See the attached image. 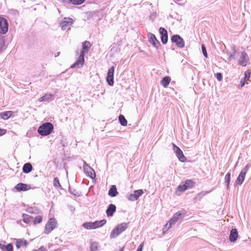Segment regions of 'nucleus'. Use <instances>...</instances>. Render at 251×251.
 Segmentation results:
<instances>
[{"mask_svg": "<svg viewBox=\"0 0 251 251\" xmlns=\"http://www.w3.org/2000/svg\"><path fill=\"white\" fill-rule=\"evenodd\" d=\"M53 130V125L50 123L47 122L38 127V133L41 136H45L50 134Z\"/></svg>", "mask_w": 251, "mask_h": 251, "instance_id": "f257e3e1", "label": "nucleus"}, {"mask_svg": "<svg viewBox=\"0 0 251 251\" xmlns=\"http://www.w3.org/2000/svg\"><path fill=\"white\" fill-rule=\"evenodd\" d=\"M129 223H122L118 224L111 231L110 237L114 238L118 236L122 232L125 231L128 227Z\"/></svg>", "mask_w": 251, "mask_h": 251, "instance_id": "f03ea898", "label": "nucleus"}, {"mask_svg": "<svg viewBox=\"0 0 251 251\" xmlns=\"http://www.w3.org/2000/svg\"><path fill=\"white\" fill-rule=\"evenodd\" d=\"M56 221L54 218L50 219L46 225L44 232L49 234L56 227Z\"/></svg>", "mask_w": 251, "mask_h": 251, "instance_id": "7ed1b4c3", "label": "nucleus"}, {"mask_svg": "<svg viewBox=\"0 0 251 251\" xmlns=\"http://www.w3.org/2000/svg\"><path fill=\"white\" fill-rule=\"evenodd\" d=\"M171 40L172 42L175 43L178 48H183L184 47V41L180 35L178 34L174 35L171 37Z\"/></svg>", "mask_w": 251, "mask_h": 251, "instance_id": "20e7f679", "label": "nucleus"}, {"mask_svg": "<svg viewBox=\"0 0 251 251\" xmlns=\"http://www.w3.org/2000/svg\"><path fill=\"white\" fill-rule=\"evenodd\" d=\"M173 151L176 153V155L178 160L182 162H185L187 159L186 157L184 155L181 149L175 144H173Z\"/></svg>", "mask_w": 251, "mask_h": 251, "instance_id": "39448f33", "label": "nucleus"}, {"mask_svg": "<svg viewBox=\"0 0 251 251\" xmlns=\"http://www.w3.org/2000/svg\"><path fill=\"white\" fill-rule=\"evenodd\" d=\"M8 30V23L5 18L0 17V33L4 34Z\"/></svg>", "mask_w": 251, "mask_h": 251, "instance_id": "423d86ee", "label": "nucleus"}, {"mask_svg": "<svg viewBox=\"0 0 251 251\" xmlns=\"http://www.w3.org/2000/svg\"><path fill=\"white\" fill-rule=\"evenodd\" d=\"M148 37L149 38V42L155 48L158 49L160 46L161 44L159 41L157 40L155 36L151 33H149L148 34Z\"/></svg>", "mask_w": 251, "mask_h": 251, "instance_id": "0eeeda50", "label": "nucleus"}, {"mask_svg": "<svg viewBox=\"0 0 251 251\" xmlns=\"http://www.w3.org/2000/svg\"><path fill=\"white\" fill-rule=\"evenodd\" d=\"M114 67L112 66L110 68L107 72V75L106 77V81L109 85L112 86L114 84Z\"/></svg>", "mask_w": 251, "mask_h": 251, "instance_id": "6e6552de", "label": "nucleus"}, {"mask_svg": "<svg viewBox=\"0 0 251 251\" xmlns=\"http://www.w3.org/2000/svg\"><path fill=\"white\" fill-rule=\"evenodd\" d=\"M249 60L250 58L248 54L245 51H242L239 60L238 64L243 67H245L247 65Z\"/></svg>", "mask_w": 251, "mask_h": 251, "instance_id": "1a4fd4ad", "label": "nucleus"}, {"mask_svg": "<svg viewBox=\"0 0 251 251\" xmlns=\"http://www.w3.org/2000/svg\"><path fill=\"white\" fill-rule=\"evenodd\" d=\"M159 32L161 35L160 38L161 41L163 44H166L168 42V35L167 30L162 27H161L159 29Z\"/></svg>", "mask_w": 251, "mask_h": 251, "instance_id": "9d476101", "label": "nucleus"}, {"mask_svg": "<svg viewBox=\"0 0 251 251\" xmlns=\"http://www.w3.org/2000/svg\"><path fill=\"white\" fill-rule=\"evenodd\" d=\"M84 63V56L83 55V53H80L77 60L75 62V63L74 64H73L71 66V68H75L77 67L78 68H80L83 66Z\"/></svg>", "mask_w": 251, "mask_h": 251, "instance_id": "9b49d317", "label": "nucleus"}, {"mask_svg": "<svg viewBox=\"0 0 251 251\" xmlns=\"http://www.w3.org/2000/svg\"><path fill=\"white\" fill-rule=\"evenodd\" d=\"M143 194V191L142 189L135 190L133 194H131L129 195L128 197V200L130 201H136Z\"/></svg>", "mask_w": 251, "mask_h": 251, "instance_id": "f8f14e48", "label": "nucleus"}, {"mask_svg": "<svg viewBox=\"0 0 251 251\" xmlns=\"http://www.w3.org/2000/svg\"><path fill=\"white\" fill-rule=\"evenodd\" d=\"M30 188V185L23 183H19L14 187V189L17 192L25 191L29 190Z\"/></svg>", "mask_w": 251, "mask_h": 251, "instance_id": "ddd939ff", "label": "nucleus"}, {"mask_svg": "<svg viewBox=\"0 0 251 251\" xmlns=\"http://www.w3.org/2000/svg\"><path fill=\"white\" fill-rule=\"evenodd\" d=\"M73 20L71 18H65L64 21L60 23L62 30H64L69 28V26L73 24Z\"/></svg>", "mask_w": 251, "mask_h": 251, "instance_id": "4468645a", "label": "nucleus"}, {"mask_svg": "<svg viewBox=\"0 0 251 251\" xmlns=\"http://www.w3.org/2000/svg\"><path fill=\"white\" fill-rule=\"evenodd\" d=\"M238 237V233L236 228H232L230 231L229 241L231 242H234Z\"/></svg>", "mask_w": 251, "mask_h": 251, "instance_id": "2eb2a0df", "label": "nucleus"}, {"mask_svg": "<svg viewBox=\"0 0 251 251\" xmlns=\"http://www.w3.org/2000/svg\"><path fill=\"white\" fill-rule=\"evenodd\" d=\"M116 207L113 204H110L108 206L106 210V213L108 217H111L113 215L114 212L116 211Z\"/></svg>", "mask_w": 251, "mask_h": 251, "instance_id": "dca6fc26", "label": "nucleus"}, {"mask_svg": "<svg viewBox=\"0 0 251 251\" xmlns=\"http://www.w3.org/2000/svg\"><path fill=\"white\" fill-rule=\"evenodd\" d=\"M246 175V171L245 170V171L241 170L235 183L238 184L239 185L242 184L245 179Z\"/></svg>", "mask_w": 251, "mask_h": 251, "instance_id": "f3484780", "label": "nucleus"}, {"mask_svg": "<svg viewBox=\"0 0 251 251\" xmlns=\"http://www.w3.org/2000/svg\"><path fill=\"white\" fill-rule=\"evenodd\" d=\"M91 44L90 42L86 41H85L82 45V49L80 52V53H83V55L84 56V54L87 53L89 49L91 47Z\"/></svg>", "mask_w": 251, "mask_h": 251, "instance_id": "a211bd4d", "label": "nucleus"}, {"mask_svg": "<svg viewBox=\"0 0 251 251\" xmlns=\"http://www.w3.org/2000/svg\"><path fill=\"white\" fill-rule=\"evenodd\" d=\"M23 172L25 174H28L33 169L31 164L29 162L25 163L23 167Z\"/></svg>", "mask_w": 251, "mask_h": 251, "instance_id": "6ab92c4d", "label": "nucleus"}, {"mask_svg": "<svg viewBox=\"0 0 251 251\" xmlns=\"http://www.w3.org/2000/svg\"><path fill=\"white\" fill-rule=\"evenodd\" d=\"M28 243L26 240L24 239H18L16 242V246L17 249H20L22 246L26 247Z\"/></svg>", "mask_w": 251, "mask_h": 251, "instance_id": "aec40b11", "label": "nucleus"}, {"mask_svg": "<svg viewBox=\"0 0 251 251\" xmlns=\"http://www.w3.org/2000/svg\"><path fill=\"white\" fill-rule=\"evenodd\" d=\"M84 172L86 175L91 178H93L96 177V174L94 169L90 167H89L88 169L84 170Z\"/></svg>", "mask_w": 251, "mask_h": 251, "instance_id": "412c9836", "label": "nucleus"}, {"mask_svg": "<svg viewBox=\"0 0 251 251\" xmlns=\"http://www.w3.org/2000/svg\"><path fill=\"white\" fill-rule=\"evenodd\" d=\"M13 112L11 111H7L0 113V117L3 120L8 119L12 115Z\"/></svg>", "mask_w": 251, "mask_h": 251, "instance_id": "4be33fe9", "label": "nucleus"}, {"mask_svg": "<svg viewBox=\"0 0 251 251\" xmlns=\"http://www.w3.org/2000/svg\"><path fill=\"white\" fill-rule=\"evenodd\" d=\"M182 214L180 211L176 212L174 216L171 218V219L169 221L170 223L173 225L175 224L178 220L181 217Z\"/></svg>", "mask_w": 251, "mask_h": 251, "instance_id": "5701e85b", "label": "nucleus"}, {"mask_svg": "<svg viewBox=\"0 0 251 251\" xmlns=\"http://www.w3.org/2000/svg\"><path fill=\"white\" fill-rule=\"evenodd\" d=\"M22 217L23 218V221L24 223L30 224L33 223V218L27 214H23L22 215Z\"/></svg>", "mask_w": 251, "mask_h": 251, "instance_id": "b1692460", "label": "nucleus"}, {"mask_svg": "<svg viewBox=\"0 0 251 251\" xmlns=\"http://www.w3.org/2000/svg\"><path fill=\"white\" fill-rule=\"evenodd\" d=\"M118 194L115 185H112L108 191V195L112 197H116Z\"/></svg>", "mask_w": 251, "mask_h": 251, "instance_id": "393cba45", "label": "nucleus"}, {"mask_svg": "<svg viewBox=\"0 0 251 251\" xmlns=\"http://www.w3.org/2000/svg\"><path fill=\"white\" fill-rule=\"evenodd\" d=\"M237 53V51L234 46L232 47L231 52H227L228 55V59L229 61H231L232 59L235 58V54Z\"/></svg>", "mask_w": 251, "mask_h": 251, "instance_id": "a878e982", "label": "nucleus"}, {"mask_svg": "<svg viewBox=\"0 0 251 251\" xmlns=\"http://www.w3.org/2000/svg\"><path fill=\"white\" fill-rule=\"evenodd\" d=\"M171 77L170 76L164 77L161 81V84L165 88H166L171 81Z\"/></svg>", "mask_w": 251, "mask_h": 251, "instance_id": "bb28decb", "label": "nucleus"}, {"mask_svg": "<svg viewBox=\"0 0 251 251\" xmlns=\"http://www.w3.org/2000/svg\"><path fill=\"white\" fill-rule=\"evenodd\" d=\"M106 223V220H102L100 221H97L93 222L94 229L100 227L105 225Z\"/></svg>", "mask_w": 251, "mask_h": 251, "instance_id": "cd10ccee", "label": "nucleus"}, {"mask_svg": "<svg viewBox=\"0 0 251 251\" xmlns=\"http://www.w3.org/2000/svg\"><path fill=\"white\" fill-rule=\"evenodd\" d=\"M26 211L30 214H38L40 212V210L36 207H29L26 210Z\"/></svg>", "mask_w": 251, "mask_h": 251, "instance_id": "c85d7f7f", "label": "nucleus"}, {"mask_svg": "<svg viewBox=\"0 0 251 251\" xmlns=\"http://www.w3.org/2000/svg\"><path fill=\"white\" fill-rule=\"evenodd\" d=\"M0 248L3 251H13V246L10 243L7 244L6 246L2 245L0 244Z\"/></svg>", "mask_w": 251, "mask_h": 251, "instance_id": "c756f323", "label": "nucleus"}, {"mask_svg": "<svg viewBox=\"0 0 251 251\" xmlns=\"http://www.w3.org/2000/svg\"><path fill=\"white\" fill-rule=\"evenodd\" d=\"M244 75L245 76L244 79L241 80V84L242 87H243L247 82V81L249 79L250 77V73L248 71H246L245 72Z\"/></svg>", "mask_w": 251, "mask_h": 251, "instance_id": "7c9ffc66", "label": "nucleus"}, {"mask_svg": "<svg viewBox=\"0 0 251 251\" xmlns=\"http://www.w3.org/2000/svg\"><path fill=\"white\" fill-rule=\"evenodd\" d=\"M119 121L122 126H126L127 125V120L125 118V116L123 115H120L119 116Z\"/></svg>", "mask_w": 251, "mask_h": 251, "instance_id": "2f4dec72", "label": "nucleus"}, {"mask_svg": "<svg viewBox=\"0 0 251 251\" xmlns=\"http://www.w3.org/2000/svg\"><path fill=\"white\" fill-rule=\"evenodd\" d=\"M186 186H187V189H188L189 188H191L194 186L195 183L192 180H186L185 181L183 182Z\"/></svg>", "mask_w": 251, "mask_h": 251, "instance_id": "473e14b6", "label": "nucleus"}, {"mask_svg": "<svg viewBox=\"0 0 251 251\" xmlns=\"http://www.w3.org/2000/svg\"><path fill=\"white\" fill-rule=\"evenodd\" d=\"M187 186H185L184 183L182 182L177 187V191L183 192L187 190Z\"/></svg>", "mask_w": 251, "mask_h": 251, "instance_id": "72a5a7b5", "label": "nucleus"}, {"mask_svg": "<svg viewBox=\"0 0 251 251\" xmlns=\"http://www.w3.org/2000/svg\"><path fill=\"white\" fill-rule=\"evenodd\" d=\"M82 226L87 229H94V224L92 222H85L83 224Z\"/></svg>", "mask_w": 251, "mask_h": 251, "instance_id": "f704fd0d", "label": "nucleus"}, {"mask_svg": "<svg viewBox=\"0 0 251 251\" xmlns=\"http://www.w3.org/2000/svg\"><path fill=\"white\" fill-rule=\"evenodd\" d=\"M99 247V243L97 242H93L91 243L90 250L97 251Z\"/></svg>", "mask_w": 251, "mask_h": 251, "instance_id": "c9c22d12", "label": "nucleus"}, {"mask_svg": "<svg viewBox=\"0 0 251 251\" xmlns=\"http://www.w3.org/2000/svg\"><path fill=\"white\" fill-rule=\"evenodd\" d=\"M45 101H49L54 99V95L51 94H46L44 96Z\"/></svg>", "mask_w": 251, "mask_h": 251, "instance_id": "e433bc0d", "label": "nucleus"}, {"mask_svg": "<svg viewBox=\"0 0 251 251\" xmlns=\"http://www.w3.org/2000/svg\"><path fill=\"white\" fill-rule=\"evenodd\" d=\"M230 181V174L229 173H227L225 177V183L228 188L229 187V183Z\"/></svg>", "mask_w": 251, "mask_h": 251, "instance_id": "4c0bfd02", "label": "nucleus"}, {"mask_svg": "<svg viewBox=\"0 0 251 251\" xmlns=\"http://www.w3.org/2000/svg\"><path fill=\"white\" fill-rule=\"evenodd\" d=\"M53 186L58 189V188H61V185L59 182V180L58 177H55L54 178L53 181Z\"/></svg>", "mask_w": 251, "mask_h": 251, "instance_id": "58836bf2", "label": "nucleus"}, {"mask_svg": "<svg viewBox=\"0 0 251 251\" xmlns=\"http://www.w3.org/2000/svg\"><path fill=\"white\" fill-rule=\"evenodd\" d=\"M172 225L173 224L170 223V222L167 223L163 228V234L166 233L168 231V230L172 227Z\"/></svg>", "mask_w": 251, "mask_h": 251, "instance_id": "ea45409f", "label": "nucleus"}, {"mask_svg": "<svg viewBox=\"0 0 251 251\" xmlns=\"http://www.w3.org/2000/svg\"><path fill=\"white\" fill-rule=\"evenodd\" d=\"M69 192L71 194L74 195L75 196L79 197L80 195V194L78 191L71 187H69Z\"/></svg>", "mask_w": 251, "mask_h": 251, "instance_id": "a19ab883", "label": "nucleus"}, {"mask_svg": "<svg viewBox=\"0 0 251 251\" xmlns=\"http://www.w3.org/2000/svg\"><path fill=\"white\" fill-rule=\"evenodd\" d=\"M42 221V217L41 216H36L33 221V225H36L37 224H40Z\"/></svg>", "mask_w": 251, "mask_h": 251, "instance_id": "79ce46f5", "label": "nucleus"}, {"mask_svg": "<svg viewBox=\"0 0 251 251\" xmlns=\"http://www.w3.org/2000/svg\"><path fill=\"white\" fill-rule=\"evenodd\" d=\"M5 41L4 37L0 35V51H1L4 47Z\"/></svg>", "mask_w": 251, "mask_h": 251, "instance_id": "37998d69", "label": "nucleus"}, {"mask_svg": "<svg viewBox=\"0 0 251 251\" xmlns=\"http://www.w3.org/2000/svg\"><path fill=\"white\" fill-rule=\"evenodd\" d=\"M74 5H80L84 2L85 0H69Z\"/></svg>", "mask_w": 251, "mask_h": 251, "instance_id": "c03bdc74", "label": "nucleus"}, {"mask_svg": "<svg viewBox=\"0 0 251 251\" xmlns=\"http://www.w3.org/2000/svg\"><path fill=\"white\" fill-rule=\"evenodd\" d=\"M201 50H202V52L203 54V56L207 58L208 55H207V51H206V49L203 44H202L201 46Z\"/></svg>", "mask_w": 251, "mask_h": 251, "instance_id": "a18cd8bd", "label": "nucleus"}, {"mask_svg": "<svg viewBox=\"0 0 251 251\" xmlns=\"http://www.w3.org/2000/svg\"><path fill=\"white\" fill-rule=\"evenodd\" d=\"M216 78L219 81H221L223 78V75L221 73H217L215 74Z\"/></svg>", "mask_w": 251, "mask_h": 251, "instance_id": "49530a36", "label": "nucleus"}, {"mask_svg": "<svg viewBox=\"0 0 251 251\" xmlns=\"http://www.w3.org/2000/svg\"><path fill=\"white\" fill-rule=\"evenodd\" d=\"M251 167V165L249 164H247L245 167H244L243 169H242V171H246V173L247 174V172L248 171L249 168Z\"/></svg>", "mask_w": 251, "mask_h": 251, "instance_id": "de8ad7c7", "label": "nucleus"}, {"mask_svg": "<svg viewBox=\"0 0 251 251\" xmlns=\"http://www.w3.org/2000/svg\"><path fill=\"white\" fill-rule=\"evenodd\" d=\"M83 161V169H84V171L86 169H88V168L89 167H90V166L86 163V162L85 161Z\"/></svg>", "mask_w": 251, "mask_h": 251, "instance_id": "09e8293b", "label": "nucleus"}, {"mask_svg": "<svg viewBox=\"0 0 251 251\" xmlns=\"http://www.w3.org/2000/svg\"><path fill=\"white\" fill-rule=\"evenodd\" d=\"M6 129L0 128V136L4 135L6 133Z\"/></svg>", "mask_w": 251, "mask_h": 251, "instance_id": "8fccbe9b", "label": "nucleus"}, {"mask_svg": "<svg viewBox=\"0 0 251 251\" xmlns=\"http://www.w3.org/2000/svg\"><path fill=\"white\" fill-rule=\"evenodd\" d=\"M143 246H144V244L143 243H141L139 246V247H138V249H137L136 251H142Z\"/></svg>", "mask_w": 251, "mask_h": 251, "instance_id": "3c124183", "label": "nucleus"}, {"mask_svg": "<svg viewBox=\"0 0 251 251\" xmlns=\"http://www.w3.org/2000/svg\"><path fill=\"white\" fill-rule=\"evenodd\" d=\"M38 251H46V249L44 247H41L38 250H36Z\"/></svg>", "mask_w": 251, "mask_h": 251, "instance_id": "603ef678", "label": "nucleus"}, {"mask_svg": "<svg viewBox=\"0 0 251 251\" xmlns=\"http://www.w3.org/2000/svg\"><path fill=\"white\" fill-rule=\"evenodd\" d=\"M205 194L204 193H203V192H201V193H199L197 196H196V198H198V197H200L201 196H204Z\"/></svg>", "mask_w": 251, "mask_h": 251, "instance_id": "864d4df0", "label": "nucleus"}, {"mask_svg": "<svg viewBox=\"0 0 251 251\" xmlns=\"http://www.w3.org/2000/svg\"><path fill=\"white\" fill-rule=\"evenodd\" d=\"M38 100L40 101V102H42V101H45V99L44 98V96L40 98Z\"/></svg>", "mask_w": 251, "mask_h": 251, "instance_id": "5fc2aeb1", "label": "nucleus"}, {"mask_svg": "<svg viewBox=\"0 0 251 251\" xmlns=\"http://www.w3.org/2000/svg\"><path fill=\"white\" fill-rule=\"evenodd\" d=\"M70 209L71 211H74L75 210V208L73 206H70Z\"/></svg>", "mask_w": 251, "mask_h": 251, "instance_id": "6e6d98bb", "label": "nucleus"}, {"mask_svg": "<svg viewBox=\"0 0 251 251\" xmlns=\"http://www.w3.org/2000/svg\"><path fill=\"white\" fill-rule=\"evenodd\" d=\"M123 250H124V248H121V249H120V251H123Z\"/></svg>", "mask_w": 251, "mask_h": 251, "instance_id": "4d7b16f0", "label": "nucleus"}, {"mask_svg": "<svg viewBox=\"0 0 251 251\" xmlns=\"http://www.w3.org/2000/svg\"><path fill=\"white\" fill-rule=\"evenodd\" d=\"M59 53H60L59 52H57V55H59Z\"/></svg>", "mask_w": 251, "mask_h": 251, "instance_id": "13d9d810", "label": "nucleus"}, {"mask_svg": "<svg viewBox=\"0 0 251 251\" xmlns=\"http://www.w3.org/2000/svg\"><path fill=\"white\" fill-rule=\"evenodd\" d=\"M36 251V250H34V251Z\"/></svg>", "mask_w": 251, "mask_h": 251, "instance_id": "bf43d9fd", "label": "nucleus"}]
</instances>
